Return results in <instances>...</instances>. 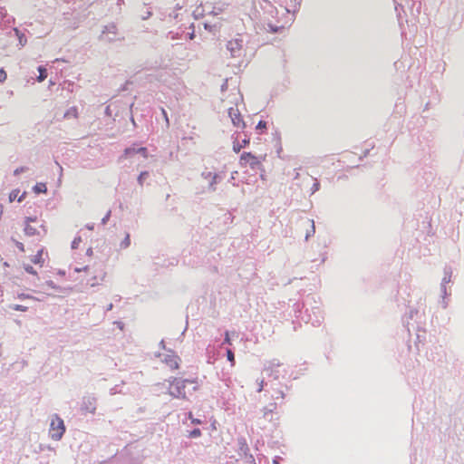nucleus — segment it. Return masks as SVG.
Masks as SVG:
<instances>
[{
    "instance_id": "obj_12",
    "label": "nucleus",
    "mask_w": 464,
    "mask_h": 464,
    "mask_svg": "<svg viewBox=\"0 0 464 464\" xmlns=\"http://www.w3.org/2000/svg\"><path fill=\"white\" fill-rule=\"evenodd\" d=\"M9 308L14 311H22L25 312L28 309V306L24 304H10Z\"/></svg>"
},
{
    "instance_id": "obj_15",
    "label": "nucleus",
    "mask_w": 464,
    "mask_h": 464,
    "mask_svg": "<svg viewBox=\"0 0 464 464\" xmlns=\"http://www.w3.org/2000/svg\"><path fill=\"white\" fill-rule=\"evenodd\" d=\"M38 71H39V76H38V81L39 82H43L46 79L47 77V71L45 68L40 66L38 68Z\"/></svg>"
},
{
    "instance_id": "obj_30",
    "label": "nucleus",
    "mask_w": 464,
    "mask_h": 464,
    "mask_svg": "<svg viewBox=\"0 0 464 464\" xmlns=\"http://www.w3.org/2000/svg\"><path fill=\"white\" fill-rule=\"evenodd\" d=\"M191 422H192V423H194V424H200V423H201V420H198V419H192V421H191Z\"/></svg>"
},
{
    "instance_id": "obj_13",
    "label": "nucleus",
    "mask_w": 464,
    "mask_h": 464,
    "mask_svg": "<svg viewBox=\"0 0 464 464\" xmlns=\"http://www.w3.org/2000/svg\"><path fill=\"white\" fill-rule=\"evenodd\" d=\"M34 264H39L41 266L43 265V249L37 251V254L34 256L32 260Z\"/></svg>"
},
{
    "instance_id": "obj_9",
    "label": "nucleus",
    "mask_w": 464,
    "mask_h": 464,
    "mask_svg": "<svg viewBox=\"0 0 464 464\" xmlns=\"http://www.w3.org/2000/svg\"><path fill=\"white\" fill-rule=\"evenodd\" d=\"M249 144V139H244L242 142L235 141L233 143V150L236 153H238L243 148L246 147Z\"/></svg>"
},
{
    "instance_id": "obj_4",
    "label": "nucleus",
    "mask_w": 464,
    "mask_h": 464,
    "mask_svg": "<svg viewBox=\"0 0 464 464\" xmlns=\"http://www.w3.org/2000/svg\"><path fill=\"white\" fill-rule=\"evenodd\" d=\"M227 50L232 58H237L242 55L243 42L241 39H231L227 44Z\"/></svg>"
},
{
    "instance_id": "obj_24",
    "label": "nucleus",
    "mask_w": 464,
    "mask_h": 464,
    "mask_svg": "<svg viewBox=\"0 0 464 464\" xmlns=\"http://www.w3.org/2000/svg\"><path fill=\"white\" fill-rule=\"evenodd\" d=\"M224 343L231 344V340H230L228 332H226V334H225Z\"/></svg>"
},
{
    "instance_id": "obj_3",
    "label": "nucleus",
    "mask_w": 464,
    "mask_h": 464,
    "mask_svg": "<svg viewBox=\"0 0 464 464\" xmlns=\"http://www.w3.org/2000/svg\"><path fill=\"white\" fill-rule=\"evenodd\" d=\"M64 432L65 426L63 420L58 415H53L50 423V437L54 440H59Z\"/></svg>"
},
{
    "instance_id": "obj_21",
    "label": "nucleus",
    "mask_w": 464,
    "mask_h": 464,
    "mask_svg": "<svg viewBox=\"0 0 464 464\" xmlns=\"http://www.w3.org/2000/svg\"><path fill=\"white\" fill-rule=\"evenodd\" d=\"M18 298L20 300H22V301H24V300H31L32 299V297L30 295H24V294L18 295Z\"/></svg>"
},
{
    "instance_id": "obj_5",
    "label": "nucleus",
    "mask_w": 464,
    "mask_h": 464,
    "mask_svg": "<svg viewBox=\"0 0 464 464\" xmlns=\"http://www.w3.org/2000/svg\"><path fill=\"white\" fill-rule=\"evenodd\" d=\"M228 115L231 119V121L234 126L237 128H244L245 122L243 121L242 115L240 114L237 108L231 107L228 109Z\"/></svg>"
},
{
    "instance_id": "obj_2",
    "label": "nucleus",
    "mask_w": 464,
    "mask_h": 464,
    "mask_svg": "<svg viewBox=\"0 0 464 464\" xmlns=\"http://www.w3.org/2000/svg\"><path fill=\"white\" fill-rule=\"evenodd\" d=\"M188 383L190 384H198V379H178L174 378L173 381L170 382L169 387V393L175 397L178 398H185L186 397V392L185 388Z\"/></svg>"
},
{
    "instance_id": "obj_34",
    "label": "nucleus",
    "mask_w": 464,
    "mask_h": 464,
    "mask_svg": "<svg viewBox=\"0 0 464 464\" xmlns=\"http://www.w3.org/2000/svg\"><path fill=\"white\" fill-rule=\"evenodd\" d=\"M216 179H217V175H214L213 176V182H212V184L216 182Z\"/></svg>"
},
{
    "instance_id": "obj_14",
    "label": "nucleus",
    "mask_w": 464,
    "mask_h": 464,
    "mask_svg": "<svg viewBox=\"0 0 464 464\" xmlns=\"http://www.w3.org/2000/svg\"><path fill=\"white\" fill-rule=\"evenodd\" d=\"M18 194H19V190H14V191H12V192L10 193V195H9V199H10V201H14V200H15V199L17 198V200H18L19 202H21V201L23 200V198H24V194H23V195H21L20 197H18Z\"/></svg>"
},
{
    "instance_id": "obj_18",
    "label": "nucleus",
    "mask_w": 464,
    "mask_h": 464,
    "mask_svg": "<svg viewBox=\"0 0 464 464\" xmlns=\"http://www.w3.org/2000/svg\"><path fill=\"white\" fill-rule=\"evenodd\" d=\"M201 435V430L199 429H195L189 433L190 438H198Z\"/></svg>"
},
{
    "instance_id": "obj_11",
    "label": "nucleus",
    "mask_w": 464,
    "mask_h": 464,
    "mask_svg": "<svg viewBox=\"0 0 464 464\" xmlns=\"http://www.w3.org/2000/svg\"><path fill=\"white\" fill-rule=\"evenodd\" d=\"M34 191L36 193V194H40V193H45L47 191V187H46V184L45 183H37L34 187Z\"/></svg>"
},
{
    "instance_id": "obj_31",
    "label": "nucleus",
    "mask_w": 464,
    "mask_h": 464,
    "mask_svg": "<svg viewBox=\"0 0 464 464\" xmlns=\"http://www.w3.org/2000/svg\"><path fill=\"white\" fill-rule=\"evenodd\" d=\"M1 73H2V76L4 75V78L2 77V82H3L4 79L5 78L6 74L3 70L1 71Z\"/></svg>"
},
{
    "instance_id": "obj_32",
    "label": "nucleus",
    "mask_w": 464,
    "mask_h": 464,
    "mask_svg": "<svg viewBox=\"0 0 464 464\" xmlns=\"http://www.w3.org/2000/svg\"><path fill=\"white\" fill-rule=\"evenodd\" d=\"M279 394H280V398H282V399H283V398L285 397V394H284V392H279Z\"/></svg>"
},
{
    "instance_id": "obj_10",
    "label": "nucleus",
    "mask_w": 464,
    "mask_h": 464,
    "mask_svg": "<svg viewBox=\"0 0 464 464\" xmlns=\"http://www.w3.org/2000/svg\"><path fill=\"white\" fill-rule=\"evenodd\" d=\"M13 33L18 38V42H19L18 44H19V46L20 47L24 46L25 44V43H26V39H25L24 35L20 34V32L16 28L13 29Z\"/></svg>"
},
{
    "instance_id": "obj_16",
    "label": "nucleus",
    "mask_w": 464,
    "mask_h": 464,
    "mask_svg": "<svg viewBox=\"0 0 464 464\" xmlns=\"http://www.w3.org/2000/svg\"><path fill=\"white\" fill-rule=\"evenodd\" d=\"M149 177V172L148 171H143L141 172L139 177H138V182L140 186H142L144 184V181L148 179Z\"/></svg>"
},
{
    "instance_id": "obj_1",
    "label": "nucleus",
    "mask_w": 464,
    "mask_h": 464,
    "mask_svg": "<svg viewBox=\"0 0 464 464\" xmlns=\"http://www.w3.org/2000/svg\"><path fill=\"white\" fill-rule=\"evenodd\" d=\"M265 160L266 155L256 156L251 152H243L239 159V165L242 168L249 167L251 169H260L263 168Z\"/></svg>"
},
{
    "instance_id": "obj_25",
    "label": "nucleus",
    "mask_w": 464,
    "mask_h": 464,
    "mask_svg": "<svg viewBox=\"0 0 464 464\" xmlns=\"http://www.w3.org/2000/svg\"><path fill=\"white\" fill-rule=\"evenodd\" d=\"M81 242V237H78V238H75L73 241H72V247L73 248H76L78 244Z\"/></svg>"
},
{
    "instance_id": "obj_19",
    "label": "nucleus",
    "mask_w": 464,
    "mask_h": 464,
    "mask_svg": "<svg viewBox=\"0 0 464 464\" xmlns=\"http://www.w3.org/2000/svg\"><path fill=\"white\" fill-rule=\"evenodd\" d=\"M133 153H137V150H135L134 148H127L124 150V155L126 157H128V156H130V155H131Z\"/></svg>"
},
{
    "instance_id": "obj_22",
    "label": "nucleus",
    "mask_w": 464,
    "mask_h": 464,
    "mask_svg": "<svg viewBox=\"0 0 464 464\" xmlns=\"http://www.w3.org/2000/svg\"><path fill=\"white\" fill-rule=\"evenodd\" d=\"M256 129H266V122L265 121H260L256 125Z\"/></svg>"
},
{
    "instance_id": "obj_29",
    "label": "nucleus",
    "mask_w": 464,
    "mask_h": 464,
    "mask_svg": "<svg viewBox=\"0 0 464 464\" xmlns=\"http://www.w3.org/2000/svg\"><path fill=\"white\" fill-rule=\"evenodd\" d=\"M264 384H265V382L264 380H262L259 383V388H258V392H262L263 389H264Z\"/></svg>"
},
{
    "instance_id": "obj_26",
    "label": "nucleus",
    "mask_w": 464,
    "mask_h": 464,
    "mask_svg": "<svg viewBox=\"0 0 464 464\" xmlns=\"http://www.w3.org/2000/svg\"><path fill=\"white\" fill-rule=\"evenodd\" d=\"M16 246L19 248L21 252H24V245L20 242H15Z\"/></svg>"
},
{
    "instance_id": "obj_20",
    "label": "nucleus",
    "mask_w": 464,
    "mask_h": 464,
    "mask_svg": "<svg viewBox=\"0 0 464 464\" xmlns=\"http://www.w3.org/2000/svg\"><path fill=\"white\" fill-rule=\"evenodd\" d=\"M137 153H141L144 158L148 157L147 149L144 148V147H141V148L138 149L137 150Z\"/></svg>"
},
{
    "instance_id": "obj_8",
    "label": "nucleus",
    "mask_w": 464,
    "mask_h": 464,
    "mask_svg": "<svg viewBox=\"0 0 464 464\" xmlns=\"http://www.w3.org/2000/svg\"><path fill=\"white\" fill-rule=\"evenodd\" d=\"M281 366V362L274 359L272 361H269L266 365L265 366V371L269 374L273 375L275 372H276V369Z\"/></svg>"
},
{
    "instance_id": "obj_6",
    "label": "nucleus",
    "mask_w": 464,
    "mask_h": 464,
    "mask_svg": "<svg viewBox=\"0 0 464 464\" xmlns=\"http://www.w3.org/2000/svg\"><path fill=\"white\" fill-rule=\"evenodd\" d=\"M180 358L176 354H166L163 362L170 369V370H178L179 368Z\"/></svg>"
},
{
    "instance_id": "obj_33",
    "label": "nucleus",
    "mask_w": 464,
    "mask_h": 464,
    "mask_svg": "<svg viewBox=\"0 0 464 464\" xmlns=\"http://www.w3.org/2000/svg\"><path fill=\"white\" fill-rule=\"evenodd\" d=\"M188 418H189L191 420H192V419H194V418H193V416H192V413H191V412H189V413H188Z\"/></svg>"
},
{
    "instance_id": "obj_28",
    "label": "nucleus",
    "mask_w": 464,
    "mask_h": 464,
    "mask_svg": "<svg viewBox=\"0 0 464 464\" xmlns=\"http://www.w3.org/2000/svg\"><path fill=\"white\" fill-rule=\"evenodd\" d=\"M319 188V183L318 182H314V188L312 190V192L314 193V191L318 190Z\"/></svg>"
},
{
    "instance_id": "obj_35",
    "label": "nucleus",
    "mask_w": 464,
    "mask_h": 464,
    "mask_svg": "<svg viewBox=\"0 0 464 464\" xmlns=\"http://www.w3.org/2000/svg\"><path fill=\"white\" fill-rule=\"evenodd\" d=\"M274 464H278V462L276 460L274 461Z\"/></svg>"
},
{
    "instance_id": "obj_23",
    "label": "nucleus",
    "mask_w": 464,
    "mask_h": 464,
    "mask_svg": "<svg viewBox=\"0 0 464 464\" xmlns=\"http://www.w3.org/2000/svg\"><path fill=\"white\" fill-rule=\"evenodd\" d=\"M24 269L27 273H30V274H33V275H36V271L34 270V268L30 266H24Z\"/></svg>"
},
{
    "instance_id": "obj_27",
    "label": "nucleus",
    "mask_w": 464,
    "mask_h": 464,
    "mask_svg": "<svg viewBox=\"0 0 464 464\" xmlns=\"http://www.w3.org/2000/svg\"><path fill=\"white\" fill-rule=\"evenodd\" d=\"M161 111H162L163 117L165 118L167 123L169 124V118H168L166 111L164 109H162Z\"/></svg>"
},
{
    "instance_id": "obj_17",
    "label": "nucleus",
    "mask_w": 464,
    "mask_h": 464,
    "mask_svg": "<svg viewBox=\"0 0 464 464\" xmlns=\"http://www.w3.org/2000/svg\"><path fill=\"white\" fill-rule=\"evenodd\" d=\"M227 360L231 362V365L234 366L235 365V355H234V353L228 349L227 351Z\"/></svg>"
},
{
    "instance_id": "obj_7",
    "label": "nucleus",
    "mask_w": 464,
    "mask_h": 464,
    "mask_svg": "<svg viewBox=\"0 0 464 464\" xmlns=\"http://www.w3.org/2000/svg\"><path fill=\"white\" fill-rule=\"evenodd\" d=\"M37 221V218H27L26 220H25V226H24V233L25 235L27 236H35V235H39V229L38 227H34V226H32L31 223L32 222H36Z\"/></svg>"
}]
</instances>
